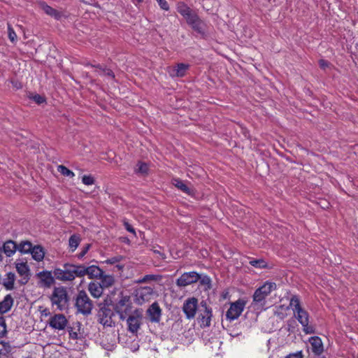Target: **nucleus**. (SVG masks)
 <instances>
[{
	"instance_id": "obj_26",
	"label": "nucleus",
	"mask_w": 358,
	"mask_h": 358,
	"mask_svg": "<svg viewBox=\"0 0 358 358\" xmlns=\"http://www.w3.org/2000/svg\"><path fill=\"white\" fill-rule=\"evenodd\" d=\"M42 8L47 15L53 17L56 20H59L62 17V13L59 11L53 8L45 3H43Z\"/></svg>"
},
{
	"instance_id": "obj_35",
	"label": "nucleus",
	"mask_w": 358,
	"mask_h": 358,
	"mask_svg": "<svg viewBox=\"0 0 358 358\" xmlns=\"http://www.w3.org/2000/svg\"><path fill=\"white\" fill-rule=\"evenodd\" d=\"M149 167L148 165L142 162H139L137 164V169L136 170V173H141L142 175H147L148 173Z\"/></svg>"
},
{
	"instance_id": "obj_12",
	"label": "nucleus",
	"mask_w": 358,
	"mask_h": 358,
	"mask_svg": "<svg viewBox=\"0 0 358 358\" xmlns=\"http://www.w3.org/2000/svg\"><path fill=\"white\" fill-rule=\"evenodd\" d=\"M184 18L186 20L187 23L190 25L195 31L199 34L204 32V23L195 12L192 11Z\"/></svg>"
},
{
	"instance_id": "obj_56",
	"label": "nucleus",
	"mask_w": 358,
	"mask_h": 358,
	"mask_svg": "<svg viewBox=\"0 0 358 358\" xmlns=\"http://www.w3.org/2000/svg\"><path fill=\"white\" fill-rule=\"evenodd\" d=\"M137 1H138V2H142L143 1V0H137Z\"/></svg>"
},
{
	"instance_id": "obj_32",
	"label": "nucleus",
	"mask_w": 358,
	"mask_h": 358,
	"mask_svg": "<svg viewBox=\"0 0 358 358\" xmlns=\"http://www.w3.org/2000/svg\"><path fill=\"white\" fill-rule=\"evenodd\" d=\"M34 246L32 243L28 241H22L19 245H17V250L21 253H31Z\"/></svg>"
},
{
	"instance_id": "obj_53",
	"label": "nucleus",
	"mask_w": 358,
	"mask_h": 358,
	"mask_svg": "<svg viewBox=\"0 0 358 358\" xmlns=\"http://www.w3.org/2000/svg\"><path fill=\"white\" fill-rule=\"evenodd\" d=\"M47 310H48L47 309H45V315H49V314H50V312H48V313H47Z\"/></svg>"
},
{
	"instance_id": "obj_9",
	"label": "nucleus",
	"mask_w": 358,
	"mask_h": 358,
	"mask_svg": "<svg viewBox=\"0 0 358 358\" xmlns=\"http://www.w3.org/2000/svg\"><path fill=\"white\" fill-rule=\"evenodd\" d=\"M201 278V275L196 271L185 272L176 282L177 286L185 287L196 282Z\"/></svg>"
},
{
	"instance_id": "obj_2",
	"label": "nucleus",
	"mask_w": 358,
	"mask_h": 358,
	"mask_svg": "<svg viewBox=\"0 0 358 358\" xmlns=\"http://www.w3.org/2000/svg\"><path fill=\"white\" fill-rule=\"evenodd\" d=\"M289 307L293 310L294 317L298 322L302 325L303 331L306 334H313L314 329L312 326H309V314L302 307L301 301L297 295H292L289 301Z\"/></svg>"
},
{
	"instance_id": "obj_42",
	"label": "nucleus",
	"mask_w": 358,
	"mask_h": 358,
	"mask_svg": "<svg viewBox=\"0 0 358 358\" xmlns=\"http://www.w3.org/2000/svg\"><path fill=\"white\" fill-rule=\"evenodd\" d=\"M199 280L201 285H206L208 288L210 287L211 280L208 275L201 276V278Z\"/></svg>"
},
{
	"instance_id": "obj_36",
	"label": "nucleus",
	"mask_w": 358,
	"mask_h": 358,
	"mask_svg": "<svg viewBox=\"0 0 358 358\" xmlns=\"http://www.w3.org/2000/svg\"><path fill=\"white\" fill-rule=\"evenodd\" d=\"M160 278L159 275L149 274L145 275L143 278L138 280V283H145L149 281H157Z\"/></svg>"
},
{
	"instance_id": "obj_16",
	"label": "nucleus",
	"mask_w": 358,
	"mask_h": 358,
	"mask_svg": "<svg viewBox=\"0 0 358 358\" xmlns=\"http://www.w3.org/2000/svg\"><path fill=\"white\" fill-rule=\"evenodd\" d=\"M201 308H203V313H201L199 315V322L201 324V327H208L210 325L211 317L213 316L212 309L207 306L206 302L201 301Z\"/></svg>"
},
{
	"instance_id": "obj_39",
	"label": "nucleus",
	"mask_w": 358,
	"mask_h": 358,
	"mask_svg": "<svg viewBox=\"0 0 358 358\" xmlns=\"http://www.w3.org/2000/svg\"><path fill=\"white\" fill-rule=\"evenodd\" d=\"M10 351V345L4 341L0 342V355H6Z\"/></svg>"
},
{
	"instance_id": "obj_33",
	"label": "nucleus",
	"mask_w": 358,
	"mask_h": 358,
	"mask_svg": "<svg viewBox=\"0 0 358 358\" xmlns=\"http://www.w3.org/2000/svg\"><path fill=\"white\" fill-rule=\"evenodd\" d=\"M57 171L64 176L69 177L71 178H73L75 176V173L64 165H59L57 166Z\"/></svg>"
},
{
	"instance_id": "obj_27",
	"label": "nucleus",
	"mask_w": 358,
	"mask_h": 358,
	"mask_svg": "<svg viewBox=\"0 0 358 358\" xmlns=\"http://www.w3.org/2000/svg\"><path fill=\"white\" fill-rule=\"evenodd\" d=\"M31 255L34 260L37 262H41L44 258L45 252L41 246L34 245L31 252Z\"/></svg>"
},
{
	"instance_id": "obj_44",
	"label": "nucleus",
	"mask_w": 358,
	"mask_h": 358,
	"mask_svg": "<svg viewBox=\"0 0 358 358\" xmlns=\"http://www.w3.org/2000/svg\"><path fill=\"white\" fill-rule=\"evenodd\" d=\"M159 7L166 11L169 10V5L166 0H157Z\"/></svg>"
},
{
	"instance_id": "obj_6",
	"label": "nucleus",
	"mask_w": 358,
	"mask_h": 358,
	"mask_svg": "<svg viewBox=\"0 0 358 358\" xmlns=\"http://www.w3.org/2000/svg\"><path fill=\"white\" fill-rule=\"evenodd\" d=\"M275 289L276 284L275 282L266 281L263 285L255 290L252 296L253 301L256 303H262Z\"/></svg>"
},
{
	"instance_id": "obj_11",
	"label": "nucleus",
	"mask_w": 358,
	"mask_h": 358,
	"mask_svg": "<svg viewBox=\"0 0 358 358\" xmlns=\"http://www.w3.org/2000/svg\"><path fill=\"white\" fill-rule=\"evenodd\" d=\"M50 271H42L36 273L38 279V285L43 288H50L55 283V275Z\"/></svg>"
},
{
	"instance_id": "obj_48",
	"label": "nucleus",
	"mask_w": 358,
	"mask_h": 358,
	"mask_svg": "<svg viewBox=\"0 0 358 358\" xmlns=\"http://www.w3.org/2000/svg\"><path fill=\"white\" fill-rule=\"evenodd\" d=\"M285 358H303V354L301 351L292 353L287 355Z\"/></svg>"
},
{
	"instance_id": "obj_20",
	"label": "nucleus",
	"mask_w": 358,
	"mask_h": 358,
	"mask_svg": "<svg viewBox=\"0 0 358 358\" xmlns=\"http://www.w3.org/2000/svg\"><path fill=\"white\" fill-rule=\"evenodd\" d=\"M14 304V299L10 294H6L3 299L0 301V315L8 313Z\"/></svg>"
},
{
	"instance_id": "obj_22",
	"label": "nucleus",
	"mask_w": 358,
	"mask_h": 358,
	"mask_svg": "<svg viewBox=\"0 0 358 358\" xmlns=\"http://www.w3.org/2000/svg\"><path fill=\"white\" fill-rule=\"evenodd\" d=\"M189 67V64L179 63L172 69L171 71L170 72V75L173 77H183L185 76L186 71Z\"/></svg>"
},
{
	"instance_id": "obj_5",
	"label": "nucleus",
	"mask_w": 358,
	"mask_h": 358,
	"mask_svg": "<svg viewBox=\"0 0 358 358\" xmlns=\"http://www.w3.org/2000/svg\"><path fill=\"white\" fill-rule=\"evenodd\" d=\"M132 305L128 296H122L115 304L114 310L121 320H124L131 313Z\"/></svg>"
},
{
	"instance_id": "obj_14",
	"label": "nucleus",
	"mask_w": 358,
	"mask_h": 358,
	"mask_svg": "<svg viewBox=\"0 0 358 358\" xmlns=\"http://www.w3.org/2000/svg\"><path fill=\"white\" fill-rule=\"evenodd\" d=\"M154 292L150 287H143L137 289L135 292L136 301L138 304L149 301L153 296Z\"/></svg>"
},
{
	"instance_id": "obj_17",
	"label": "nucleus",
	"mask_w": 358,
	"mask_h": 358,
	"mask_svg": "<svg viewBox=\"0 0 358 358\" xmlns=\"http://www.w3.org/2000/svg\"><path fill=\"white\" fill-rule=\"evenodd\" d=\"M147 315L152 322H159L162 316V309L157 302L152 303L146 311Z\"/></svg>"
},
{
	"instance_id": "obj_47",
	"label": "nucleus",
	"mask_w": 358,
	"mask_h": 358,
	"mask_svg": "<svg viewBox=\"0 0 358 358\" xmlns=\"http://www.w3.org/2000/svg\"><path fill=\"white\" fill-rule=\"evenodd\" d=\"M104 76L110 78L113 80H115V76L113 71L107 67L103 68V73Z\"/></svg>"
},
{
	"instance_id": "obj_24",
	"label": "nucleus",
	"mask_w": 358,
	"mask_h": 358,
	"mask_svg": "<svg viewBox=\"0 0 358 358\" xmlns=\"http://www.w3.org/2000/svg\"><path fill=\"white\" fill-rule=\"evenodd\" d=\"M88 290L93 297L98 299L102 295L103 288L101 287L100 283L97 282H91L89 283Z\"/></svg>"
},
{
	"instance_id": "obj_25",
	"label": "nucleus",
	"mask_w": 358,
	"mask_h": 358,
	"mask_svg": "<svg viewBox=\"0 0 358 358\" xmlns=\"http://www.w3.org/2000/svg\"><path fill=\"white\" fill-rule=\"evenodd\" d=\"M15 281V273L13 272H8L6 273V278L3 279V285L6 290H13L14 289Z\"/></svg>"
},
{
	"instance_id": "obj_13",
	"label": "nucleus",
	"mask_w": 358,
	"mask_h": 358,
	"mask_svg": "<svg viewBox=\"0 0 358 358\" xmlns=\"http://www.w3.org/2000/svg\"><path fill=\"white\" fill-rule=\"evenodd\" d=\"M48 324L52 329L61 331L65 329L68 320L64 315L58 313L50 317Z\"/></svg>"
},
{
	"instance_id": "obj_10",
	"label": "nucleus",
	"mask_w": 358,
	"mask_h": 358,
	"mask_svg": "<svg viewBox=\"0 0 358 358\" xmlns=\"http://www.w3.org/2000/svg\"><path fill=\"white\" fill-rule=\"evenodd\" d=\"M198 308V299L195 297L188 298L185 300L182 306V311L187 319H193L196 313Z\"/></svg>"
},
{
	"instance_id": "obj_51",
	"label": "nucleus",
	"mask_w": 358,
	"mask_h": 358,
	"mask_svg": "<svg viewBox=\"0 0 358 358\" xmlns=\"http://www.w3.org/2000/svg\"><path fill=\"white\" fill-rule=\"evenodd\" d=\"M90 66H91L92 67H94V68H96V69H99V70L101 72V73H100V75H101V73H103V68H104L105 66H101V65H100V64H97V65H92V64H90Z\"/></svg>"
},
{
	"instance_id": "obj_4",
	"label": "nucleus",
	"mask_w": 358,
	"mask_h": 358,
	"mask_svg": "<svg viewBox=\"0 0 358 358\" xmlns=\"http://www.w3.org/2000/svg\"><path fill=\"white\" fill-rule=\"evenodd\" d=\"M75 307L77 310V313L84 315L91 314L93 308V302L85 291L80 290L78 292L75 298Z\"/></svg>"
},
{
	"instance_id": "obj_40",
	"label": "nucleus",
	"mask_w": 358,
	"mask_h": 358,
	"mask_svg": "<svg viewBox=\"0 0 358 358\" xmlns=\"http://www.w3.org/2000/svg\"><path fill=\"white\" fill-rule=\"evenodd\" d=\"M8 38L10 40L11 42H15L17 39V34L13 27L8 24Z\"/></svg>"
},
{
	"instance_id": "obj_21",
	"label": "nucleus",
	"mask_w": 358,
	"mask_h": 358,
	"mask_svg": "<svg viewBox=\"0 0 358 358\" xmlns=\"http://www.w3.org/2000/svg\"><path fill=\"white\" fill-rule=\"evenodd\" d=\"M102 274L103 270L99 266L95 265L85 266L84 265V276L87 275L90 279L99 278V277H101Z\"/></svg>"
},
{
	"instance_id": "obj_23",
	"label": "nucleus",
	"mask_w": 358,
	"mask_h": 358,
	"mask_svg": "<svg viewBox=\"0 0 358 358\" xmlns=\"http://www.w3.org/2000/svg\"><path fill=\"white\" fill-rule=\"evenodd\" d=\"M3 253L8 257H12L17 250V245L13 241H6L2 247Z\"/></svg>"
},
{
	"instance_id": "obj_55",
	"label": "nucleus",
	"mask_w": 358,
	"mask_h": 358,
	"mask_svg": "<svg viewBox=\"0 0 358 358\" xmlns=\"http://www.w3.org/2000/svg\"><path fill=\"white\" fill-rule=\"evenodd\" d=\"M47 310H48L47 309H45V315H49V314H50V312H48V313H47Z\"/></svg>"
},
{
	"instance_id": "obj_8",
	"label": "nucleus",
	"mask_w": 358,
	"mask_h": 358,
	"mask_svg": "<svg viewBox=\"0 0 358 358\" xmlns=\"http://www.w3.org/2000/svg\"><path fill=\"white\" fill-rule=\"evenodd\" d=\"M245 306V302L243 300L238 299L236 301L231 303L229 308L226 313V319L229 321H233L239 317Z\"/></svg>"
},
{
	"instance_id": "obj_30",
	"label": "nucleus",
	"mask_w": 358,
	"mask_h": 358,
	"mask_svg": "<svg viewBox=\"0 0 358 358\" xmlns=\"http://www.w3.org/2000/svg\"><path fill=\"white\" fill-rule=\"evenodd\" d=\"M177 11L185 17L193 11L186 3L184 2H178L176 6Z\"/></svg>"
},
{
	"instance_id": "obj_45",
	"label": "nucleus",
	"mask_w": 358,
	"mask_h": 358,
	"mask_svg": "<svg viewBox=\"0 0 358 358\" xmlns=\"http://www.w3.org/2000/svg\"><path fill=\"white\" fill-rule=\"evenodd\" d=\"M31 99L38 104H41L45 102V97L40 94H35L31 97Z\"/></svg>"
},
{
	"instance_id": "obj_54",
	"label": "nucleus",
	"mask_w": 358,
	"mask_h": 358,
	"mask_svg": "<svg viewBox=\"0 0 358 358\" xmlns=\"http://www.w3.org/2000/svg\"><path fill=\"white\" fill-rule=\"evenodd\" d=\"M47 310H48L47 309H45V315H49V314H50V312H48V313H47Z\"/></svg>"
},
{
	"instance_id": "obj_52",
	"label": "nucleus",
	"mask_w": 358,
	"mask_h": 358,
	"mask_svg": "<svg viewBox=\"0 0 358 358\" xmlns=\"http://www.w3.org/2000/svg\"><path fill=\"white\" fill-rule=\"evenodd\" d=\"M3 253V251L1 248H0V262L3 260V256L2 254Z\"/></svg>"
},
{
	"instance_id": "obj_41",
	"label": "nucleus",
	"mask_w": 358,
	"mask_h": 358,
	"mask_svg": "<svg viewBox=\"0 0 358 358\" xmlns=\"http://www.w3.org/2000/svg\"><path fill=\"white\" fill-rule=\"evenodd\" d=\"M122 259V256H115L110 258L107 259L105 262L108 264H115L117 262H120Z\"/></svg>"
},
{
	"instance_id": "obj_1",
	"label": "nucleus",
	"mask_w": 358,
	"mask_h": 358,
	"mask_svg": "<svg viewBox=\"0 0 358 358\" xmlns=\"http://www.w3.org/2000/svg\"><path fill=\"white\" fill-rule=\"evenodd\" d=\"M53 274L55 278L60 281H73L76 278L84 277V264L66 263L63 268H55Z\"/></svg>"
},
{
	"instance_id": "obj_50",
	"label": "nucleus",
	"mask_w": 358,
	"mask_h": 358,
	"mask_svg": "<svg viewBox=\"0 0 358 358\" xmlns=\"http://www.w3.org/2000/svg\"><path fill=\"white\" fill-rule=\"evenodd\" d=\"M153 252L155 253V254H158L159 255V257H161L162 259H165L166 258V255L164 253V252H161L159 250H155L154 249L153 250Z\"/></svg>"
},
{
	"instance_id": "obj_37",
	"label": "nucleus",
	"mask_w": 358,
	"mask_h": 358,
	"mask_svg": "<svg viewBox=\"0 0 358 358\" xmlns=\"http://www.w3.org/2000/svg\"><path fill=\"white\" fill-rule=\"evenodd\" d=\"M7 334V326L6 320L3 316H0V338H3Z\"/></svg>"
},
{
	"instance_id": "obj_15",
	"label": "nucleus",
	"mask_w": 358,
	"mask_h": 358,
	"mask_svg": "<svg viewBox=\"0 0 358 358\" xmlns=\"http://www.w3.org/2000/svg\"><path fill=\"white\" fill-rule=\"evenodd\" d=\"M141 313L137 310L127 317L129 331L133 334L137 333L141 324Z\"/></svg>"
},
{
	"instance_id": "obj_31",
	"label": "nucleus",
	"mask_w": 358,
	"mask_h": 358,
	"mask_svg": "<svg viewBox=\"0 0 358 358\" xmlns=\"http://www.w3.org/2000/svg\"><path fill=\"white\" fill-rule=\"evenodd\" d=\"M80 243V238L78 235L73 234L69 239V247L71 252H74Z\"/></svg>"
},
{
	"instance_id": "obj_28",
	"label": "nucleus",
	"mask_w": 358,
	"mask_h": 358,
	"mask_svg": "<svg viewBox=\"0 0 358 358\" xmlns=\"http://www.w3.org/2000/svg\"><path fill=\"white\" fill-rule=\"evenodd\" d=\"M172 184L182 192L189 195L192 194V190L187 186V185L180 178H173Z\"/></svg>"
},
{
	"instance_id": "obj_29",
	"label": "nucleus",
	"mask_w": 358,
	"mask_h": 358,
	"mask_svg": "<svg viewBox=\"0 0 358 358\" xmlns=\"http://www.w3.org/2000/svg\"><path fill=\"white\" fill-rule=\"evenodd\" d=\"M99 278L101 280L99 283L103 289L112 286L114 283V278L110 275H105L103 272Z\"/></svg>"
},
{
	"instance_id": "obj_43",
	"label": "nucleus",
	"mask_w": 358,
	"mask_h": 358,
	"mask_svg": "<svg viewBox=\"0 0 358 358\" xmlns=\"http://www.w3.org/2000/svg\"><path fill=\"white\" fill-rule=\"evenodd\" d=\"M90 247H91L90 244L85 245V246L83 248L81 252L78 254V255H77L78 258L82 259L83 257H84V256L87 253Z\"/></svg>"
},
{
	"instance_id": "obj_19",
	"label": "nucleus",
	"mask_w": 358,
	"mask_h": 358,
	"mask_svg": "<svg viewBox=\"0 0 358 358\" xmlns=\"http://www.w3.org/2000/svg\"><path fill=\"white\" fill-rule=\"evenodd\" d=\"M311 350L315 355H320L324 352L322 339L319 336H313L309 339Z\"/></svg>"
},
{
	"instance_id": "obj_18",
	"label": "nucleus",
	"mask_w": 358,
	"mask_h": 358,
	"mask_svg": "<svg viewBox=\"0 0 358 358\" xmlns=\"http://www.w3.org/2000/svg\"><path fill=\"white\" fill-rule=\"evenodd\" d=\"M15 268L18 274L22 278V280H24L21 283L23 285L26 284L29 280L30 276V270L27 262L17 263Z\"/></svg>"
},
{
	"instance_id": "obj_7",
	"label": "nucleus",
	"mask_w": 358,
	"mask_h": 358,
	"mask_svg": "<svg viewBox=\"0 0 358 358\" xmlns=\"http://www.w3.org/2000/svg\"><path fill=\"white\" fill-rule=\"evenodd\" d=\"M98 319L101 324L105 327H112L115 324L113 317L114 311L108 306L104 305L98 311Z\"/></svg>"
},
{
	"instance_id": "obj_38",
	"label": "nucleus",
	"mask_w": 358,
	"mask_h": 358,
	"mask_svg": "<svg viewBox=\"0 0 358 358\" xmlns=\"http://www.w3.org/2000/svg\"><path fill=\"white\" fill-rule=\"evenodd\" d=\"M82 182L85 185H92L94 184L95 180L92 175H84L82 177Z\"/></svg>"
},
{
	"instance_id": "obj_46",
	"label": "nucleus",
	"mask_w": 358,
	"mask_h": 358,
	"mask_svg": "<svg viewBox=\"0 0 358 358\" xmlns=\"http://www.w3.org/2000/svg\"><path fill=\"white\" fill-rule=\"evenodd\" d=\"M123 225L127 231L136 236L134 228L127 220L123 221Z\"/></svg>"
},
{
	"instance_id": "obj_49",
	"label": "nucleus",
	"mask_w": 358,
	"mask_h": 358,
	"mask_svg": "<svg viewBox=\"0 0 358 358\" xmlns=\"http://www.w3.org/2000/svg\"><path fill=\"white\" fill-rule=\"evenodd\" d=\"M319 65L321 69H324L326 67L329 66V62L324 59H320Z\"/></svg>"
},
{
	"instance_id": "obj_3",
	"label": "nucleus",
	"mask_w": 358,
	"mask_h": 358,
	"mask_svg": "<svg viewBox=\"0 0 358 358\" xmlns=\"http://www.w3.org/2000/svg\"><path fill=\"white\" fill-rule=\"evenodd\" d=\"M52 306H56L59 310L66 309L69 302V296L66 289L63 286L55 287L50 296Z\"/></svg>"
},
{
	"instance_id": "obj_34",
	"label": "nucleus",
	"mask_w": 358,
	"mask_h": 358,
	"mask_svg": "<svg viewBox=\"0 0 358 358\" xmlns=\"http://www.w3.org/2000/svg\"><path fill=\"white\" fill-rule=\"evenodd\" d=\"M250 264L255 268H264L267 267L266 262L262 259H252L250 261Z\"/></svg>"
}]
</instances>
